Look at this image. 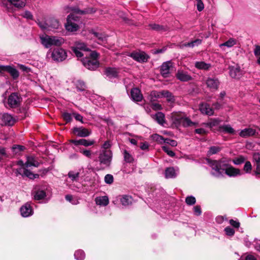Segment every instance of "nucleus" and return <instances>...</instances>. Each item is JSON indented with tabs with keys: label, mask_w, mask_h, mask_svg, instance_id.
<instances>
[{
	"label": "nucleus",
	"mask_w": 260,
	"mask_h": 260,
	"mask_svg": "<svg viewBox=\"0 0 260 260\" xmlns=\"http://www.w3.org/2000/svg\"><path fill=\"white\" fill-rule=\"evenodd\" d=\"M74 13L80 14H84L87 13H93L95 12L93 8H88L84 10H80L78 8H73L72 9Z\"/></svg>",
	"instance_id": "473e14b6"
},
{
	"label": "nucleus",
	"mask_w": 260,
	"mask_h": 260,
	"mask_svg": "<svg viewBox=\"0 0 260 260\" xmlns=\"http://www.w3.org/2000/svg\"><path fill=\"white\" fill-rule=\"evenodd\" d=\"M196 198L191 196L187 197L185 199V202L188 205H193L196 203Z\"/></svg>",
	"instance_id": "603ef678"
},
{
	"label": "nucleus",
	"mask_w": 260,
	"mask_h": 260,
	"mask_svg": "<svg viewBox=\"0 0 260 260\" xmlns=\"http://www.w3.org/2000/svg\"><path fill=\"white\" fill-rule=\"evenodd\" d=\"M133 199L131 197L124 195L120 199V202L122 205L128 206L132 204Z\"/></svg>",
	"instance_id": "c9c22d12"
},
{
	"label": "nucleus",
	"mask_w": 260,
	"mask_h": 260,
	"mask_svg": "<svg viewBox=\"0 0 260 260\" xmlns=\"http://www.w3.org/2000/svg\"><path fill=\"white\" fill-rule=\"evenodd\" d=\"M105 182L109 184H110L113 182V177L111 174H107L104 178Z\"/></svg>",
	"instance_id": "4d7b16f0"
},
{
	"label": "nucleus",
	"mask_w": 260,
	"mask_h": 260,
	"mask_svg": "<svg viewBox=\"0 0 260 260\" xmlns=\"http://www.w3.org/2000/svg\"><path fill=\"white\" fill-rule=\"evenodd\" d=\"M123 156L125 161L127 163H132L134 160L132 155L126 150L123 151Z\"/></svg>",
	"instance_id": "79ce46f5"
},
{
	"label": "nucleus",
	"mask_w": 260,
	"mask_h": 260,
	"mask_svg": "<svg viewBox=\"0 0 260 260\" xmlns=\"http://www.w3.org/2000/svg\"><path fill=\"white\" fill-rule=\"evenodd\" d=\"M164 96L167 99L168 102L173 103L175 101V96L168 90H164Z\"/></svg>",
	"instance_id": "e433bc0d"
},
{
	"label": "nucleus",
	"mask_w": 260,
	"mask_h": 260,
	"mask_svg": "<svg viewBox=\"0 0 260 260\" xmlns=\"http://www.w3.org/2000/svg\"><path fill=\"white\" fill-rule=\"evenodd\" d=\"M194 66L198 69L207 71L211 68V66L210 63H207L204 61H197Z\"/></svg>",
	"instance_id": "cd10ccee"
},
{
	"label": "nucleus",
	"mask_w": 260,
	"mask_h": 260,
	"mask_svg": "<svg viewBox=\"0 0 260 260\" xmlns=\"http://www.w3.org/2000/svg\"><path fill=\"white\" fill-rule=\"evenodd\" d=\"M79 18L74 14H71L67 18L65 25L66 29L71 32L77 31L79 28Z\"/></svg>",
	"instance_id": "f03ea898"
},
{
	"label": "nucleus",
	"mask_w": 260,
	"mask_h": 260,
	"mask_svg": "<svg viewBox=\"0 0 260 260\" xmlns=\"http://www.w3.org/2000/svg\"><path fill=\"white\" fill-rule=\"evenodd\" d=\"M174 119L175 121L181 123L184 127L197 126L198 125V123L191 121L189 118L184 117L181 114H175Z\"/></svg>",
	"instance_id": "39448f33"
},
{
	"label": "nucleus",
	"mask_w": 260,
	"mask_h": 260,
	"mask_svg": "<svg viewBox=\"0 0 260 260\" xmlns=\"http://www.w3.org/2000/svg\"><path fill=\"white\" fill-rule=\"evenodd\" d=\"M21 215L24 217H27L33 214V210L30 204L26 203L20 209Z\"/></svg>",
	"instance_id": "2eb2a0df"
},
{
	"label": "nucleus",
	"mask_w": 260,
	"mask_h": 260,
	"mask_svg": "<svg viewBox=\"0 0 260 260\" xmlns=\"http://www.w3.org/2000/svg\"><path fill=\"white\" fill-rule=\"evenodd\" d=\"M97 205L106 206L109 204V199L107 196L97 197L95 199Z\"/></svg>",
	"instance_id": "bb28decb"
},
{
	"label": "nucleus",
	"mask_w": 260,
	"mask_h": 260,
	"mask_svg": "<svg viewBox=\"0 0 260 260\" xmlns=\"http://www.w3.org/2000/svg\"><path fill=\"white\" fill-rule=\"evenodd\" d=\"M17 173L22 176H26L29 179H34L39 177V175L37 174H34L31 171L26 168H21L17 170Z\"/></svg>",
	"instance_id": "f3484780"
},
{
	"label": "nucleus",
	"mask_w": 260,
	"mask_h": 260,
	"mask_svg": "<svg viewBox=\"0 0 260 260\" xmlns=\"http://www.w3.org/2000/svg\"><path fill=\"white\" fill-rule=\"evenodd\" d=\"M176 176V173L175 169L173 167L167 168L165 170V177L167 178H175Z\"/></svg>",
	"instance_id": "2f4dec72"
},
{
	"label": "nucleus",
	"mask_w": 260,
	"mask_h": 260,
	"mask_svg": "<svg viewBox=\"0 0 260 260\" xmlns=\"http://www.w3.org/2000/svg\"><path fill=\"white\" fill-rule=\"evenodd\" d=\"M237 43V41L236 39L231 38L224 43L220 44L219 47L222 48L223 46H226L227 47L230 48L236 45Z\"/></svg>",
	"instance_id": "72a5a7b5"
},
{
	"label": "nucleus",
	"mask_w": 260,
	"mask_h": 260,
	"mask_svg": "<svg viewBox=\"0 0 260 260\" xmlns=\"http://www.w3.org/2000/svg\"><path fill=\"white\" fill-rule=\"evenodd\" d=\"M67 57V52L60 48L54 49L51 53L52 59L57 62L62 61L66 59Z\"/></svg>",
	"instance_id": "20e7f679"
},
{
	"label": "nucleus",
	"mask_w": 260,
	"mask_h": 260,
	"mask_svg": "<svg viewBox=\"0 0 260 260\" xmlns=\"http://www.w3.org/2000/svg\"><path fill=\"white\" fill-rule=\"evenodd\" d=\"M76 88L78 91H83L86 90V86L85 83L81 80H78L75 83Z\"/></svg>",
	"instance_id": "58836bf2"
},
{
	"label": "nucleus",
	"mask_w": 260,
	"mask_h": 260,
	"mask_svg": "<svg viewBox=\"0 0 260 260\" xmlns=\"http://www.w3.org/2000/svg\"><path fill=\"white\" fill-rule=\"evenodd\" d=\"M221 150V148L218 146H211L210 147L209 150L208 152V154L209 155H212L216 154L219 152Z\"/></svg>",
	"instance_id": "3c124183"
},
{
	"label": "nucleus",
	"mask_w": 260,
	"mask_h": 260,
	"mask_svg": "<svg viewBox=\"0 0 260 260\" xmlns=\"http://www.w3.org/2000/svg\"><path fill=\"white\" fill-rule=\"evenodd\" d=\"M6 72L9 73L14 79H17L19 76V72L10 66H7Z\"/></svg>",
	"instance_id": "a878e982"
},
{
	"label": "nucleus",
	"mask_w": 260,
	"mask_h": 260,
	"mask_svg": "<svg viewBox=\"0 0 260 260\" xmlns=\"http://www.w3.org/2000/svg\"><path fill=\"white\" fill-rule=\"evenodd\" d=\"M70 142L76 146L83 145L85 147L93 145L95 143V141L93 140H86L84 139H81L80 140H71Z\"/></svg>",
	"instance_id": "4468645a"
},
{
	"label": "nucleus",
	"mask_w": 260,
	"mask_h": 260,
	"mask_svg": "<svg viewBox=\"0 0 260 260\" xmlns=\"http://www.w3.org/2000/svg\"><path fill=\"white\" fill-rule=\"evenodd\" d=\"M164 93V90L160 91L153 90L151 92L150 96H151L152 100L153 99V98H156V99H159V98H163Z\"/></svg>",
	"instance_id": "a18cd8bd"
},
{
	"label": "nucleus",
	"mask_w": 260,
	"mask_h": 260,
	"mask_svg": "<svg viewBox=\"0 0 260 260\" xmlns=\"http://www.w3.org/2000/svg\"><path fill=\"white\" fill-rule=\"evenodd\" d=\"M129 56L140 62H146L149 58L148 56L144 52H134L130 54Z\"/></svg>",
	"instance_id": "9d476101"
},
{
	"label": "nucleus",
	"mask_w": 260,
	"mask_h": 260,
	"mask_svg": "<svg viewBox=\"0 0 260 260\" xmlns=\"http://www.w3.org/2000/svg\"><path fill=\"white\" fill-rule=\"evenodd\" d=\"M230 75L233 78H239L241 75V71L238 66L229 67Z\"/></svg>",
	"instance_id": "aec40b11"
},
{
	"label": "nucleus",
	"mask_w": 260,
	"mask_h": 260,
	"mask_svg": "<svg viewBox=\"0 0 260 260\" xmlns=\"http://www.w3.org/2000/svg\"><path fill=\"white\" fill-rule=\"evenodd\" d=\"M197 10L199 12H201L203 10V9H204V5L202 0H200L199 1L197 2Z\"/></svg>",
	"instance_id": "e2e57ef3"
},
{
	"label": "nucleus",
	"mask_w": 260,
	"mask_h": 260,
	"mask_svg": "<svg viewBox=\"0 0 260 260\" xmlns=\"http://www.w3.org/2000/svg\"><path fill=\"white\" fill-rule=\"evenodd\" d=\"M151 138L153 141H156L158 143L163 144L165 143V139L161 136L157 134L152 135Z\"/></svg>",
	"instance_id": "49530a36"
},
{
	"label": "nucleus",
	"mask_w": 260,
	"mask_h": 260,
	"mask_svg": "<svg viewBox=\"0 0 260 260\" xmlns=\"http://www.w3.org/2000/svg\"><path fill=\"white\" fill-rule=\"evenodd\" d=\"M173 68L172 63L170 61L164 62L160 67V72L162 77L167 78L169 77L170 70Z\"/></svg>",
	"instance_id": "6e6552de"
},
{
	"label": "nucleus",
	"mask_w": 260,
	"mask_h": 260,
	"mask_svg": "<svg viewBox=\"0 0 260 260\" xmlns=\"http://www.w3.org/2000/svg\"><path fill=\"white\" fill-rule=\"evenodd\" d=\"M21 102V98L16 93H11L8 99V104L10 108H15L19 107Z\"/></svg>",
	"instance_id": "423d86ee"
},
{
	"label": "nucleus",
	"mask_w": 260,
	"mask_h": 260,
	"mask_svg": "<svg viewBox=\"0 0 260 260\" xmlns=\"http://www.w3.org/2000/svg\"><path fill=\"white\" fill-rule=\"evenodd\" d=\"M131 97L133 101L135 102H140L143 99V95L141 93V91L138 88H134L132 89L131 91Z\"/></svg>",
	"instance_id": "a211bd4d"
},
{
	"label": "nucleus",
	"mask_w": 260,
	"mask_h": 260,
	"mask_svg": "<svg viewBox=\"0 0 260 260\" xmlns=\"http://www.w3.org/2000/svg\"><path fill=\"white\" fill-rule=\"evenodd\" d=\"M230 224L235 228H239L240 226V222L238 221L231 219L229 221Z\"/></svg>",
	"instance_id": "0e129e2a"
},
{
	"label": "nucleus",
	"mask_w": 260,
	"mask_h": 260,
	"mask_svg": "<svg viewBox=\"0 0 260 260\" xmlns=\"http://www.w3.org/2000/svg\"><path fill=\"white\" fill-rule=\"evenodd\" d=\"M254 54L255 56H258L260 55V46L255 45L254 50Z\"/></svg>",
	"instance_id": "774afa93"
},
{
	"label": "nucleus",
	"mask_w": 260,
	"mask_h": 260,
	"mask_svg": "<svg viewBox=\"0 0 260 260\" xmlns=\"http://www.w3.org/2000/svg\"><path fill=\"white\" fill-rule=\"evenodd\" d=\"M40 164L37 161L34 157L27 156V161L25 163V167L26 168L34 166L35 167H38Z\"/></svg>",
	"instance_id": "b1692460"
},
{
	"label": "nucleus",
	"mask_w": 260,
	"mask_h": 260,
	"mask_svg": "<svg viewBox=\"0 0 260 260\" xmlns=\"http://www.w3.org/2000/svg\"><path fill=\"white\" fill-rule=\"evenodd\" d=\"M62 116L67 122H70L72 120V117L70 113L64 112L62 114Z\"/></svg>",
	"instance_id": "6e6d98bb"
},
{
	"label": "nucleus",
	"mask_w": 260,
	"mask_h": 260,
	"mask_svg": "<svg viewBox=\"0 0 260 260\" xmlns=\"http://www.w3.org/2000/svg\"><path fill=\"white\" fill-rule=\"evenodd\" d=\"M253 159L256 162V167L260 165V154L258 153L253 154Z\"/></svg>",
	"instance_id": "680f3d73"
},
{
	"label": "nucleus",
	"mask_w": 260,
	"mask_h": 260,
	"mask_svg": "<svg viewBox=\"0 0 260 260\" xmlns=\"http://www.w3.org/2000/svg\"><path fill=\"white\" fill-rule=\"evenodd\" d=\"M176 76L178 80L182 82H187L192 80V77L187 72L181 70H178Z\"/></svg>",
	"instance_id": "dca6fc26"
},
{
	"label": "nucleus",
	"mask_w": 260,
	"mask_h": 260,
	"mask_svg": "<svg viewBox=\"0 0 260 260\" xmlns=\"http://www.w3.org/2000/svg\"><path fill=\"white\" fill-rule=\"evenodd\" d=\"M240 136L243 138H247L251 136H257L260 135V128H258V131L252 128H246L242 129L240 134Z\"/></svg>",
	"instance_id": "1a4fd4ad"
},
{
	"label": "nucleus",
	"mask_w": 260,
	"mask_h": 260,
	"mask_svg": "<svg viewBox=\"0 0 260 260\" xmlns=\"http://www.w3.org/2000/svg\"><path fill=\"white\" fill-rule=\"evenodd\" d=\"M80 152L82 153L84 155L86 156L88 158H91V152L89 150L84 149L83 150H80Z\"/></svg>",
	"instance_id": "338daca9"
},
{
	"label": "nucleus",
	"mask_w": 260,
	"mask_h": 260,
	"mask_svg": "<svg viewBox=\"0 0 260 260\" xmlns=\"http://www.w3.org/2000/svg\"><path fill=\"white\" fill-rule=\"evenodd\" d=\"M220 131L228 134H234V129L229 124H225L219 127Z\"/></svg>",
	"instance_id": "4c0bfd02"
},
{
	"label": "nucleus",
	"mask_w": 260,
	"mask_h": 260,
	"mask_svg": "<svg viewBox=\"0 0 260 260\" xmlns=\"http://www.w3.org/2000/svg\"><path fill=\"white\" fill-rule=\"evenodd\" d=\"M82 63L90 70H95L99 66V62L96 59L84 58L82 60Z\"/></svg>",
	"instance_id": "0eeeda50"
},
{
	"label": "nucleus",
	"mask_w": 260,
	"mask_h": 260,
	"mask_svg": "<svg viewBox=\"0 0 260 260\" xmlns=\"http://www.w3.org/2000/svg\"><path fill=\"white\" fill-rule=\"evenodd\" d=\"M72 48L84 51H88L90 50L85 43L79 41L76 42L74 46L72 47Z\"/></svg>",
	"instance_id": "7c9ffc66"
},
{
	"label": "nucleus",
	"mask_w": 260,
	"mask_h": 260,
	"mask_svg": "<svg viewBox=\"0 0 260 260\" xmlns=\"http://www.w3.org/2000/svg\"><path fill=\"white\" fill-rule=\"evenodd\" d=\"M79 175L80 173L79 172L75 173L74 171H71L68 173V176L73 181H74L78 180L79 177Z\"/></svg>",
	"instance_id": "09e8293b"
},
{
	"label": "nucleus",
	"mask_w": 260,
	"mask_h": 260,
	"mask_svg": "<svg viewBox=\"0 0 260 260\" xmlns=\"http://www.w3.org/2000/svg\"><path fill=\"white\" fill-rule=\"evenodd\" d=\"M219 120L217 119H214L211 120L210 122L207 123V125L210 127H212L217 125L219 123Z\"/></svg>",
	"instance_id": "bf43d9fd"
},
{
	"label": "nucleus",
	"mask_w": 260,
	"mask_h": 260,
	"mask_svg": "<svg viewBox=\"0 0 260 260\" xmlns=\"http://www.w3.org/2000/svg\"><path fill=\"white\" fill-rule=\"evenodd\" d=\"M153 117L158 123L161 125H163L166 123L165 114L161 112H157Z\"/></svg>",
	"instance_id": "393cba45"
},
{
	"label": "nucleus",
	"mask_w": 260,
	"mask_h": 260,
	"mask_svg": "<svg viewBox=\"0 0 260 260\" xmlns=\"http://www.w3.org/2000/svg\"><path fill=\"white\" fill-rule=\"evenodd\" d=\"M200 110L203 114L207 115H212L214 114L213 109L210 107L208 104L204 103L201 104L200 105Z\"/></svg>",
	"instance_id": "6ab92c4d"
},
{
	"label": "nucleus",
	"mask_w": 260,
	"mask_h": 260,
	"mask_svg": "<svg viewBox=\"0 0 260 260\" xmlns=\"http://www.w3.org/2000/svg\"><path fill=\"white\" fill-rule=\"evenodd\" d=\"M148 26L150 29L157 31L165 30L166 29L164 26L156 24H150Z\"/></svg>",
	"instance_id": "de8ad7c7"
},
{
	"label": "nucleus",
	"mask_w": 260,
	"mask_h": 260,
	"mask_svg": "<svg viewBox=\"0 0 260 260\" xmlns=\"http://www.w3.org/2000/svg\"><path fill=\"white\" fill-rule=\"evenodd\" d=\"M252 170V165L251 162L249 161H245V165L243 167V171L245 173L249 174Z\"/></svg>",
	"instance_id": "8fccbe9b"
},
{
	"label": "nucleus",
	"mask_w": 260,
	"mask_h": 260,
	"mask_svg": "<svg viewBox=\"0 0 260 260\" xmlns=\"http://www.w3.org/2000/svg\"><path fill=\"white\" fill-rule=\"evenodd\" d=\"M23 17L28 19L33 20L34 17L32 13L29 11H25L21 15Z\"/></svg>",
	"instance_id": "5fc2aeb1"
},
{
	"label": "nucleus",
	"mask_w": 260,
	"mask_h": 260,
	"mask_svg": "<svg viewBox=\"0 0 260 260\" xmlns=\"http://www.w3.org/2000/svg\"><path fill=\"white\" fill-rule=\"evenodd\" d=\"M224 174L230 177H236L238 175H241L242 173L240 169L235 168L232 166H229L227 164V167H225Z\"/></svg>",
	"instance_id": "ddd939ff"
},
{
	"label": "nucleus",
	"mask_w": 260,
	"mask_h": 260,
	"mask_svg": "<svg viewBox=\"0 0 260 260\" xmlns=\"http://www.w3.org/2000/svg\"><path fill=\"white\" fill-rule=\"evenodd\" d=\"M246 158L242 156V155H239L237 157H235L232 160L233 162L236 165H240L243 163H244Z\"/></svg>",
	"instance_id": "37998d69"
},
{
	"label": "nucleus",
	"mask_w": 260,
	"mask_h": 260,
	"mask_svg": "<svg viewBox=\"0 0 260 260\" xmlns=\"http://www.w3.org/2000/svg\"><path fill=\"white\" fill-rule=\"evenodd\" d=\"M74 256L77 260H83L85 254L83 250H78L75 252Z\"/></svg>",
	"instance_id": "c03bdc74"
},
{
	"label": "nucleus",
	"mask_w": 260,
	"mask_h": 260,
	"mask_svg": "<svg viewBox=\"0 0 260 260\" xmlns=\"http://www.w3.org/2000/svg\"><path fill=\"white\" fill-rule=\"evenodd\" d=\"M224 231L225 232V234L228 235V236H232L234 235L235 234V230L231 228V227L230 226H228V227H226L225 229H224Z\"/></svg>",
	"instance_id": "13d9d810"
},
{
	"label": "nucleus",
	"mask_w": 260,
	"mask_h": 260,
	"mask_svg": "<svg viewBox=\"0 0 260 260\" xmlns=\"http://www.w3.org/2000/svg\"><path fill=\"white\" fill-rule=\"evenodd\" d=\"M112 156V152L110 150H103L99 153L98 160L101 165L109 167L111 165Z\"/></svg>",
	"instance_id": "7ed1b4c3"
},
{
	"label": "nucleus",
	"mask_w": 260,
	"mask_h": 260,
	"mask_svg": "<svg viewBox=\"0 0 260 260\" xmlns=\"http://www.w3.org/2000/svg\"><path fill=\"white\" fill-rule=\"evenodd\" d=\"M46 197V192L43 190H38L35 192L34 199L36 200H41Z\"/></svg>",
	"instance_id": "ea45409f"
},
{
	"label": "nucleus",
	"mask_w": 260,
	"mask_h": 260,
	"mask_svg": "<svg viewBox=\"0 0 260 260\" xmlns=\"http://www.w3.org/2000/svg\"><path fill=\"white\" fill-rule=\"evenodd\" d=\"M51 39L52 45L60 46L64 42V39L61 37H51Z\"/></svg>",
	"instance_id": "a19ab883"
},
{
	"label": "nucleus",
	"mask_w": 260,
	"mask_h": 260,
	"mask_svg": "<svg viewBox=\"0 0 260 260\" xmlns=\"http://www.w3.org/2000/svg\"><path fill=\"white\" fill-rule=\"evenodd\" d=\"M7 1L16 8H21L25 6L26 0H7Z\"/></svg>",
	"instance_id": "c85d7f7f"
},
{
	"label": "nucleus",
	"mask_w": 260,
	"mask_h": 260,
	"mask_svg": "<svg viewBox=\"0 0 260 260\" xmlns=\"http://www.w3.org/2000/svg\"><path fill=\"white\" fill-rule=\"evenodd\" d=\"M105 74L109 78H116L118 77V72L114 68H107L105 70Z\"/></svg>",
	"instance_id": "4be33fe9"
},
{
	"label": "nucleus",
	"mask_w": 260,
	"mask_h": 260,
	"mask_svg": "<svg viewBox=\"0 0 260 260\" xmlns=\"http://www.w3.org/2000/svg\"><path fill=\"white\" fill-rule=\"evenodd\" d=\"M42 44L47 48L50 47L52 46L51 37L46 36L44 38H41Z\"/></svg>",
	"instance_id": "f704fd0d"
},
{
	"label": "nucleus",
	"mask_w": 260,
	"mask_h": 260,
	"mask_svg": "<svg viewBox=\"0 0 260 260\" xmlns=\"http://www.w3.org/2000/svg\"><path fill=\"white\" fill-rule=\"evenodd\" d=\"M12 148L14 151H15V152L17 153L18 151H23L25 149V147L21 145H14Z\"/></svg>",
	"instance_id": "69168bd1"
},
{
	"label": "nucleus",
	"mask_w": 260,
	"mask_h": 260,
	"mask_svg": "<svg viewBox=\"0 0 260 260\" xmlns=\"http://www.w3.org/2000/svg\"><path fill=\"white\" fill-rule=\"evenodd\" d=\"M1 119L5 125L9 126L13 125L15 122L12 115L8 113H4L1 117Z\"/></svg>",
	"instance_id": "412c9836"
},
{
	"label": "nucleus",
	"mask_w": 260,
	"mask_h": 260,
	"mask_svg": "<svg viewBox=\"0 0 260 260\" xmlns=\"http://www.w3.org/2000/svg\"><path fill=\"white\" fill-rule=\"evenodd\" d=\"M46 24L48 25V29H58L60 26L59 21L54 18H51L47 20Z\"/></svg>",
	"instance_id": "5701e85b"
},
{
	"label": "nucleus",
	"mask_w": 260,
	"mask_h": 260,
	"mask_svg": "<svg viewBox=\"0 0 260 260\" xmlns=\"http://www.w3.org/2000/svg\"><path fill=\"white\" fill-rule=\"evenodd\" d=\"M207 87L211 90H216L218 89L220 82L217 78H208L206 81Z\"/></svg>",
	"instance_id": "f8f14e48"
},
{
	"label": "nucleus",
	"mask_w": 260,
	"mask_h": 260,
	"mask_svg": "<svg viewBox=\"0 0 260 260\" xmlns=\"http://www.w3.org/2000/svg\"><path fill=\"white\" fill-rule=\"evenodd\" d=\"M164 143L168 144L172 146H176L177 145V143L175 140H171L168 138L165 139Z\"/></svg>",
	"instance_id": "052dcab7"
},
{
	"label": "nucleus",
	"mask_w": 260,
	"mask_h": 260,
	"mask_svg": "<svg viewBox=\"0 0 260 260\" xmlns=\"http://www.w3.org/2000/svg\"><path fill=\"white\" fill-rule=\"evenodd\" d=\"M162 149L170 156L173 157L175 155V153L168 146H162Z\"/></svg>",
	"instance_id": "864d4df0"
},
{
	"label": "nucleus",
	"mask_w": 260,
	"mask_h": 260,
	"mask_svg": "<svg viewBox=\"0 0 260 260\" xmlns=\"http://www.w3.org/2000/svg\"><path fill=\"white\" fill-rule=\"evenodd\" d=\"M202 42V40L200 39H196L194 41H191L190 42L186 43L181 45V48H183L184 47H191L193 48L194 46H198L200 45Z\"/></svg>",
	"instance_id": "c756f323"
},
{
	"label": "nucleus",
	"mask_w": 260,
	"mask_h": 260,
	"mask_svg": "<svg viewBox=\"0 0 260 260\" xmlns=\"http://www.w3.org/2000/svg\"><path fill=\"white\" fill-rule=\"evenodd\" d=\"M73 132L74 134L80 137H87L91 133L90 130L82 126L74 127Z\"/></svg>",
	"instance_id": "9b49d317"
},
{
	"label": "nucleus",
	"mask_w": 260,
	"mask_h": 260,
	"mask_svg": "<svg viewBox=\"0 0 260 260\" xmlns=\"http://www.w3.org/2000/svg\"><path fill=\"white\" fill-rule=\"evenodd\" d=\"M208 164L211 168V174L216 178H222L224 176V170L227 163L223 160H208Z\"/></svg>",
	"instance_id": "f257e3e1"
}]
</instances>
